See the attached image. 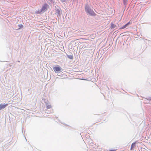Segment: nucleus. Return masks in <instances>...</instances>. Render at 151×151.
<instances>
[{
    "mask_svg": "<svg viewBox=\"0 0 151 151\" xmlns=\"http://www.w3.org/2000/svg\"><path fill=\"white\" fill-rule=\"evenodd\" d=\"M116 150H110L109 151H116Z\"/></svg>",
    "mask_w": 151,
    "mask_h": 151,
    "instance_id": "nucleus-12",
    "label": "nucleus"
},
{
    "mask_svg": "<svg viewBox=\"0 0 151 151\" xmlns=\"http://www.w3.org/2000/svg\"><path fill=\"white\" fill-rule=\"evenodd\" d=\"M46 107L47 109H49L51 108V105H48Z\"/></svg>",
    "mask_w": 151,
    "mask_h": 151,
    "instance_id": "nucleus-9",
    "label": "nucleus"
},
{
    "mask_svg": "<svg viewBox=\"0 0 151 151\" xmlns=\"http://www.w3.org/2000/svg\"><path fill=\"white\" fill-rule=\"evenodd\" d=\"M68 58L70 59H73V56L72 55H68Z\"/></svg>",
    "mask_w": 151,
    "mask_h": 151,
    "instance_id": "nucleus-8",
    "label": "nucleus"
},
{
    "mask_svg": "<svg viewBox=\"0 0 151 151\" xmlns=\"http://www.w3.org/2000/svg\"><path fill=\"white\" fill-rule=\"evenodd\" d=\"M85 10L87 14H89L92 16H95L96 14L94 11L90 8L88 6H86L85 7Z\"/></svg>",
    "mask_w": 151,
    "mask_h": 151,
    "instance_id": "nucleus-1",
    "label": "nucleus"
},
{
    "mask_svg": "<svg viewBox=\"0 0 151 151\" xmlns=\"http://www.w3.org/2000/svg\"><path fill=\"white\" fill-rule=\"evenodd\" d=\"M131 23L130 22V21H129V22L127 23V24H125L121 28H120V29H123L125 27H126L127 26H128V25L131 24Z\"/></svg>",
    "mask_w": 151,
    "mask_h": 151,
    "instance_id": "nucleus-5",
    "label": "nucleus"
},
{
    "mask_svg": "<svg viewBox=\"0 0 151 151\" xmlns=\"http://www.w3.org/2000/svg\"><path fill=\"white\" fill-rule=\"evenodd\" d=\"M116 27V25L113 23H111V27H110V28H111V29H113L114 28H115Z\"/></svg>",
    "mask_w": 151,
    "mask_h": 151,
    "instance_id": "nucleus-6",
    "label": "nucleus"
},
{
    "mask_svg": "<svg viewBox=\"0 0 151 151\" xmlns=\"http://www.w3.org/2000/svg\"><path fill=\"white\" fill-rule=\"evenodd\" d=\"M18 27H19V29H20L21 28H22L23 27V26L22 24H19L18 25Z\"/></svg>",
    "mask_w": 151,
    "mask_h": 151,
    "instance_id": "nucleus-10",
    "label": "nucleus"
},
{
    "mask_svg": "<svg viewBox=\"0 0 151 151\" xmlns=\"http://www.w3.org/2000/svg\"><path fill=\"white\" fill-rule=\"evenodd\" d=\"M47 4H44L42 6L41 10L40 11H37L36 12V14H38L42 11H45L47 10Z\"/></svg>",
    "mask_w": 151,
    "mask_h": 151,
    "instance_id": "nucleus-2",
    "label": "nucleus"
},
{
    "mask_svg": "<svg viewBox=\"0 0 151 151\" xmlns=\"http://www.w3.org/2000/svg\"><path fill=\"white\" fill-rule=\"evenodd\" d=\"M8 105V104H0V110H1L2 109L4 108L6 106Z\"/></svg>",
    "mask_w": 151,
    "mask_h": 151,
    "instance_id": "nucleus-4",
    "label": "nucleus"
},
{
    "mask_svg": "<svg viewBox=\"0 0 151 151\" xmlns=\"http://www.w3.org/2000/svg\"><path fill=\"white\" fill-rule=\"evenodd\" d=\"M127 1L128 0H124V2L125 4H126Z\"/></svg>",
    "mask_w": 151,
    "mask_h": 151,
    "instance_id": "nucleus-11",
    "label": "nucleus"
},
{
    "mask_svg": "<svg viewBox=\"0 0 151 151\" xmlns=\"http://www.w3.org/2000/svg\"><path fill=\"white\" fill-rule=\"evenodd\" d=\"M135 147V143H133L131 145V150H132L133 148H134V147Z\"/></svg>",
    "mask_w": 151,
    "mask_h": 151,
    "instance_id": "nucleus-7",
    "label": "nucleus"
},
{
    "mask_svg": "<svg viewBox=\"0 0 151 151\" xmlns=\"http://www.w3.org/2000/svg\"><path fill=\"white\" fill-rule=\"evenodd\" d=\"M53 69L55 73H58L60 71L61 68L59 66H55L53 68Z\"/></svg>",
    "mask_w": 151,
    "mask_h": 151,
    "instance_id": "nucleus-3",
    "label": "nucleus"
}]
</instances>
